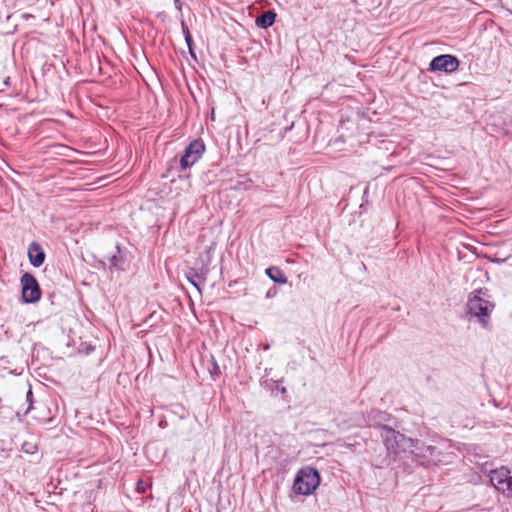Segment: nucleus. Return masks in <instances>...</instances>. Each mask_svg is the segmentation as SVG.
Returning <instances> with one entry per match:
<instances>
[{"label": "nucleus", "instance_id": "1", "mask_svg": "<svg viewBox=\"0 0 512 512\" xmlns=\"http://www.w3.org/2000/svg\"><path fill=\"white\" fill-rule=\"evenodd\" d=\"M486 288H479L471 292L466 303L468 320L475 319L483 328H490L491 313L495 309V303L490 299Z\"/></svg>", "mask_w": 512, "mask_h": 512}, {"label": "nucleus", "instance_id": "2", "mask_svg": "<svg viewBox=\"0 0 512 512\" xmlns=\"http://www.w3.org/2000/svg\"><path fill=\"white\" fill-rule=\"evenodd\" d=\"M413 460L422 466L436 465L441 462V452L436 446L427 445L419 439H411L407 445Z\"/></svg>", "mask_w": 512, "mask_h": 512}, {"label": "nucleus", "instance_id": "3", "mask_svg": "<svg viewBox=\"0 0 512 512\" xmlns=\"http://www.w3.org/2000/svg\"><path fill=\"white\" fill-rule=\"evenodd\" d=\"M320 475L317 469L306 466L301 468L294 480L293 491L299 495H310L319 486Z\"/></svg>", "mask_w": 512, "mask_h": 512}, {"label": "nucleus", "instance_id": "4", "mask_svg": "<svg viewBox=\"0 0 512 512\" xmlns=\"http://www.w3.org/2000/svg\"><path fill=\"white\" fill-rule=\"evenodd\" d=\"M380 437L388 451V454L397 455L400 449H406L410 441L404 434L396 431L391 426L384 428L380 433Z\"/></svg>", "mask_w": 512, "mask_h": 512}, {"label": "nucleus", "instance_id": "5", "mask_svg": "<svg viewBox=\"0 0 512 512\" xmlns=\"http://www.w3.org/2000/svg\"><path fill=\"white\" fill-rule=\"evenodd\" d=\"M21 297L24 303H36L40 300L42 292L39 283L31 273H24L20 278Z\"/></svg>", "mask_w": 512, "mask_h": 512}, {"label": "nucleus", "instance_id": "6", "mask_svg": "<svg viewBox=\"0 0 512 512\" xmlns=\"http://www.w3.org/2000/svg\"><path fill=\"white\" fill-rule=\"evenodd\" d=\"M205 152V144L201 139L193 140L185 148L180 158L181 169L186 170L192 167Z\"/></svg>", "mask_w": 512, "mask_h": 512}, {"label": "nucleus", "instance_id": "7", "mask_svg": "<svg viewBox=\"0 0 512 512\" xmlns=\"http://www.w3.org/2000/svg\"><path fill=\"white\" fill-rule=\"evenodd\" d=\"M491 484L505 495L512 494V476L506 467L492 470L489 475Z\"/></svg>", "mask_w": 512, "mask_h": 512}, {"label": "nucleus", "instance_id": "8", "mask_svg": "<svg viewBox=\"0 0 512 512\" xmlns=\"http://www.w3.org/2000/svg\"><path fill=\"white\" fill-rule=\"evenodd\" d=\"M459 65L460 61L456 56L442 54L431 60L428 70L430 72L442 71L445 73H453L458 69Z\"/></svg>", "mask_w": 512, "mask_h": 512}, {"label": "nucleus", "instance_id": "9", "mask_svg": "<svg viewBox=\"0 0 512 512\" xmlns=\"http://www.w3.org/2000/svg\"><path fill=\"white\" fill-rule=\"evenodd\" d=\"M365 425L368 427H374L379 430V433L390 426L394 422V418L385 411L378 409H372L364 417Z\"/></svg>", "mask_w": 512, "mask_h": 512}, {"label": "nucleus", "instance_id": "10", "mask_svg": "<svg viewBox=\"0 0 512 512\" xmlns=\"http://www.w3.org/2000/svg\"><path fill=\"white\" fill-rule=\"evenodd\" d=\"M208 268L202 266L201 268H189L186 271V278L191 285H193L199 294H201V283L206 281L208 275Z\"/></svg>", "mask_w": 512, "mask_h": 512}, {"label": "nucleus", "instance_id": "11", "mask_svg": "<svg viewBox=\"0 0 512 512\" xmlns=\"http://www.w3.org/2000/svg\"><path fill=\"white\" fill-rule=\"evenodd\" d=\"M28 258L34 267H40L45 261V252L38 242H32L28 246Z\"/></svg>", "mask_w": 512, "mask_h": 512}, {"label": "nucleus", "instance_id": "12", "mask_svg": "<svg viewBox=\"0 0 512 512\" xmlns=\"http://www.w3.org/2000/svg\"><path fill=\"white\" fill-rule=\"evenodd\" d=\"M115 252L108 257H105L109 263V268L117 271H123L128 264L126 256L121 251L119 245L115 246Z\"/></svg>", "mask_w": 512, "mask_h": 512}, {"label": "nucleus", "instance_id": "13", "mask_svg": "<svg viewBox=\"0 0 512 512\" xmlns=\"http://www.w3.org/2000/svg\"><path fill=\"white\" fill-rule=\"evenodd\" d=\"M276 18V13L273 10H268L256 18V25L259 28L267 29L271 27Z\"/></svg>", "mask_w": 512, "mask_h": 512}, {"label": "nucleus", "instance_id": "14", "mask_svg": "<svg viewBox=\"0 0 512 512\" xmlns=\"http://www.w3.org/2000/svg\"><path fill=\"white\" fill-rule=\"evenodd\" d=\"M266 275L270 280L277 284H286L288 279L283 271L276 266H271L266 269Z\"/></svg>", "mask_w": 512, "mask_h": 512}, {"label": "nucleus", "instance_id": "15", "mask_svg": "<svg viewBox=\"0 0 512 512\" xmlns=\"http://www.w3.org/2000/svg\"><path fill=\"white\" fill-rule=\"evenodd\" d=\"M107 148H108V146L103 151L101 149H98V178H97L98 184L107 180L111 175V174L105 173L106 171L109 170L108 167H106L104 164L100 165V163L103 162V160L100 158L106 154Z\"/></svg>", "mask_w": 512, "mask_h": 512}, {"label": "nucleus", "instance_id": "16", "mask_svg": "<svg viewBox=\"0 0 512 512\" xmlns=\"http://www.w3.org/2000/svg\"><path fill=\"white\" fill-rule=\"evenodd\" d=\"M182 29H183V34H184V38H185V42L189 48V51L190 53L193 55V51H192V45H193V39H192V36L190 34V31L188 29V27L182 23Z\"/></svg>", "mask_w": 512, "mask_h": 512}, {"label": "nucleus", "instance_id": "17", "mask_svg": "<svg viewBox=\"0 0 512 512\" xmlns=\"http://www.w3.org/2000/svg\"><path fill=\"white\" fill-rule=\"evenodd\" d=\"M37 450V446L33 443L24 442L22 445V451L27 454H34Z\"/></svg>", "mask_w": 512, "mask_h": 512}, {"label": "nucleus", "instance_id": "18", "mask_svg": "<svg viewBox=\"0 0 512 512\" xmlns=\"http://www.w3.org/2000/svg\"><path fill=\"white\" fill-rule=\"evenodd\" d=\"M26 401L28 402L29 405L25 411V414H27L32 409V405H33V392H32L31 388H29V390L26 393Z\"/></svg>", "mask_w": 512, "mask_h": 512}, {"label": "nucleus", "instance_id": "19", "mask_svg": "<svg viewBox=\"0 0 512 512\" xmlns=\"http://www.w3.org/2000/svg\"><path fill=\"white\" fill-rule=\"evenodd\" d=\"M220 374L219 366L217 365L216 361H213V370L211 371V374Z\"/></svg>", "mask_w": 512, "mask_h": 512}, {"label": "nucleus", "instance_id": "20", "mask_svg": "<svg viewBox=\"0 0 512 512\" xmlns=\"http://www.w3.org/2000/svg\"><path fill=\"white\" fill-rule=\"evenodd\" d=\"M84 510H85V511L90 510V512H93V507H92V505H91V504H87V505L84 507Z\"/></svg>", "mask_w": 512, "mask_h": 512}, {"label": "nucleus", "instance_id": "21", "mask_svg": "<svg viewBox=\"0 0 512 512\" xmlns=\"http://www.w3.org/2000/svg\"><path fill=\"white\" fill-rule=\"evenodd\" d=\"M98 265H102L103 267L106 266L105 260H98Z\"/></svg>", "mask_w": 512, "mask_h": 512}, {"label": "nucleus", "instance_id": "22", "mask_svg": "<svg viewBox=\"0 0 512 512\" xmlns=\"http://www.w3.org/2000/svg\"><path fill=\"white\" fill-rule=\"evenodd\" d=\"M92 29H93V30H94V29H96V24H95V22H94V21L92 22Z\"/></svg>", "mask_w": 512, "mask_h": 512}, {"label": "nucleus", "instance_id": "23", "mask_svg": "<svg viewBox=\"0 0 512 512\" xmlns=\"http://www.w3.org/2000/svg\"><path fill=\"white\" fill-rule=\"evenodd\" d=\"M101 487V481H98L97 488L99 489Z\"/></svg>", "mask_w": 512, "mask_h": 512}, {"label": "nucleus", "instance_id": "24", "mask_svg": "<svg viewBox=\"0 0 512 512\" xmlns=\"http://www.w3.org/2000/svg\"><path fill=\"white\" fill-rule=\"evenodd\" d=\"M271 295H272V292H270V291H269V292L267 293V297H270Z\"/></svg>", "mask_w": 512, "mask_h": 512}]
</instances>
